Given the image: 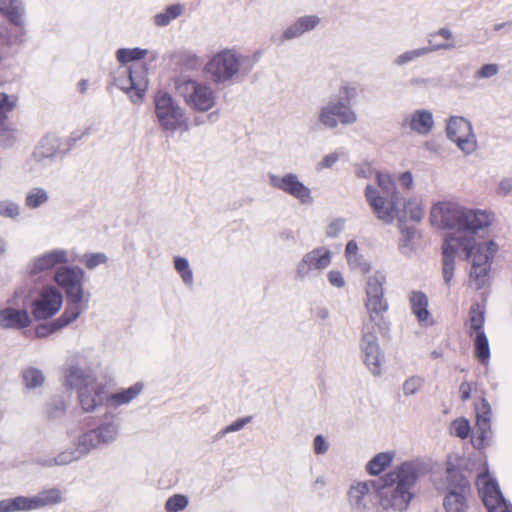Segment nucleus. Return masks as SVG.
Listing matches in <instances>:
<instances>
[{"label":"nucleus","instance_id":"a19ab883","mask_svg":"<svg viewBox=\"0 0 512 512\" xmlns=\"http://www.w3.org/2000/svg\"><path fill=\"white\" fill-rule=\"evenodd\" d=\"M184 12V5L175 3L167 6L164 11L157 13L153 17V22L158 27H165L169 25L173 20L180 17Z\"/></svg>","mask_w":512,"mask_h":512},{"label":"nucleus","instance_id":"5fc2aeb1","mask_svg":"<svg viewBox=\"0 0 512 512\" xmlns=\"http://www.w3.org/2000/svg\"><path fill=\"white\" fill-rule=\"evenodd\" d=\"M0 215L15 219L20 215V207L12 201L0 200Z\"/></svg>","mask_w":512,"mask_h":512},{"label":"nucleus","instance_id":"13d9d810","mask_svg":"<svg viewBox=\"0 0 512 512\" xmlns=\"http://www.w3.org/2000/svg\"><path fill=\"white\" fill-rule=\"evenodd\" d=\"M499 72V66L494 63L485 64L475 73L476 79H488L497 75Z\"/></svg>","mask_w":512,"mask_h":512},{"label":"nucleus","instance_id":"39448f33","mask_svg":"<svg viewBox=\"0 0 512 512\" xmlns=\"http://www.w3.org/2000/svg\"><path fill=\"white\" fill-rule=\"evenodd\" d=\"M249 60L236 48H224L213 53L204 66L207 78L216 85L232 84L242 75L248 73Z\"/></svg>","mask_w":512,"mask_h":512},{"label":"nucleus","instance_id":"412c9836","mask_svg":"<svg viewBox=\"0 0 512 512\" xmlns=\"http://www.w3.org/2000/svg\"><path fill=\"white\" fill-rule=\"evenodd\" d=\"M476 485L488 512H512V507L503 498L498 484L488 472L478 475Z\"/></svg>","mask_w":512,"mask_h":512},{"label":"nucleus","instance_id":"c85d7f7f","mask_svg":"<svg viewBox=\"0 0 512 512\" xmlns=\"http://www.w3.org/2000/svg\"><path fill=\"white\" fill-rule=\"evenodd\" d=\"M143 385L136 383L133 386L123 389L115 393H108L106 391L105 405L108 409H116L121 405L130 403L142 391Z\"/></svg>","mask_w":512,"mask_h":512},{"label":"nucleus","instance_id":"f257e3e1","mask_svg":"<svg viewBox=\"0 0 512 512\" xmlns=\"http://www.w3.org/2000/svg\"><path fill=\"white\" fill-rule=\"evenodd\" d=\"M493 216L490 212L481 209L464 207L459 230L449 235L443 244L442 274L446 285H450L455 269L456 254L486 244L481 239L488 233Z\"/></svg>","mask_w":512,"mask_h":512},{"label":"nucleus","instance_id":"ddd939ff","mask_svg":"<svg viewBox=\"0 0 512 512\" xmlns=\"http://www.w3.org/2000/svg\"><path fill=\"white\" fill-rule=\"evenodd\" d=\"M62 500L60 490L52 488L31 496H17L0 501V512L32 511L48 505L59 503Z\"/></svg>","mask_w":512,"mask_h":512},{"label":"nucleus","instance_id":"bf43d9fd","mask_svg":"<svg viewBox=\"0 0 512 512\" xmlns=\"http://www.w3.org/2000/svg\"><path fill=\"white\" fill-rule=\"evenodd\" d=\"M251 420H252L251 416L239 418V419L235 420L233 423H231L230 425L226 426L221 431V435H226L228 433L240 431L241 429H243L245 427V425L250 423Z\"/></svg>","mask_w":512,"mask_h":512},{"label":"nucleus","instance_id":"2eb2a0df","mask_svg":"<svg viewBox=\"0 0 512 512\" xmlns=\"http://www.w3.org/2000/svg\"><path fill=\"white\" fill-rule=\"evenodd\" d=\"M31 324L26 310V295L23 289H18L7 301V306L0 309V326L3 328L20 329Z\"/></svg>","mask_w":512,"mask_h":512},{"label":"nucleus","instance_id":"aec40b11","mask_svg":"<svg viewBox=\"0 0 512 512\" xmlns=\"http://www.w3.org/2000/svg\"><path fill=\"white\" fill-rule=\"evenodd\" d=\"M63 295L52 285H45L32 301V315L36 320L53 317L62 307Z\"/></svg>","mask_w":512,"mask_h":512},{"label":"nucleus","instance_id":"a18cd8bd","mask_svg":"<svg viewBox=\"0 0 512 512\" xmlns=\"http://www.w3.org/2000/svg\"><path fill=\"white\" fill-rule=\"evenodd\" d=\"M484 311L480 307L479 304H474L471 306L470 313H469V327H470V333L478 334V332H484L483 331V325H484Z\"/></svg>","mask_w":512,"mask_h":512},{"label":"nucleus","instance_id":"393cba45","mask_svg":"<svg viewBox=\"0 0 512 512\" xmlns=\"http://www.w3.org/2000/svg\"><path fill=\"white\" fill-rule=\"evenodd\" d=\"M375 481H354L348 490V502L354 512H366L372 504V494L377 492Z\"/></svg>","mask_w":512,"mask_h":512},{"label":"nucleus","instance_id":"6e6552de","mask_svg":"<svg viewBox=\"0 0 512 512\" xmlns=\"http://www.w3.org/2000/svg\"><path fill=\"white\" fill-rule=\"evenodd\" d=\"M497 251L498 245L489 240L486 244L471 249L469 254L466 251H460L456 254V256L471 262L469 284L474 289L480 290L488 285L491 263Z\"/></svg>","mask_w":512,"mask_h":512},{"label":"nucleus","instance_id":"0eeeda50","mask_svg":"<svg viewBox=\"0 0 512 512\" xmlns=\"http://www.w3.org/2000/svg\"><path fill=\"white\" fill-rule=\"evenodd\" d=\"M155 116L161 130L169 135L188 131L189 123L184 108L169 93L159 91L154 96Z\"/></svg>","mask_w":512,"mask_h":512},{"label":"nucleus","instance_id":"ea45409f","mask_svg":"<svg viewBox=\"0 0 512 512\" xmlns=\"http://www.w3.org/2000/svg\"><path fill=\"white\" fill-rule=\"evenodd\" d=\"M386 276L384 273L376 271L366 280L365 297L385 296Z\"/></svg>","mask_w":512,"mask_h":512},{"label":"nucleus","instance_id":"9b49d317","mask_svg":"<svg viewBox=\"0 0 512 512\" xmlns=\"http://www.w3.org/2000/svg\"><path fill=\"white\" fill-rule=\"evenodd\" d=\"M114 82L133 102H139L148 87L147 70L139 63L130 67L121 66L115 71Z\"/></svg>","mask_w":512,"mask_h":512},{"label":"nucleus","instance_id":"a211bd4d","mask_svg":"<svg viewBox=\"0 0 512 512\" xmlns=\"http://www.w3.org/2000/svg\"><path fill=\"white\" fill-rule=\"evenodd\" d=\"M333 252L326 246H318L305 253L295 269V279L304 280L307 277L321 273L332 262Z\"/></svg>","mask_w":512,"mask_h":512},{"label":"nucleus","instance_id":"603ef678","mask_svg":"<svg viewBox=\"0 0 512 512\" xmlns=\"http://www.w3.org/2000/svg\"><path fill=\"white\" fill-rule=\"evenodd\" d=\"M358 91L355 85L351 83H344L339 88V98L336 101H343L347 105H350L352 101L357 98Z\"/></svg>","mask_w":512,"mask_h":512},{"label":"nucleus","instance_id":"0e129e2a","mask_svg":"<svg viewBox=\"0 0 512 512\" xmlns=\"http://www.w3.org/2000/svg\"><path fill=\"white\" fill-rule=\"evenodd\" d=\"M313 450L316 455H323L329 450V443L323 435H317L313 440Z\"/></svg>","mask_w":512,"mask_h":512},{"label":"nucleus","instance_id":"680f3d73","mask_svg":"<svg viewBox=\"0 0 512 512\" xmlns=\"http://www.w3.org/2000/svg\"><path fill=\"white\" fill-rule=\"evenodd\" d=\"M396 179L403 190L409 191L414 188V177L410 171L400 173Z\"/></svg>","mask_w":512,"mask_h":512},{"label":"nucleus","instance_id":"f3484780","mask_svg":"<svg viewBox=\"0 0 512 512\" xmlns=\"http://www.w3.org/2000/svg\"><path fill=\"white\" fill-rule=\"evenodd\" d=\"M360 349L364 364L374 376H380L384 355L381 351L375 328L370 323H365L363 326Z\"/></svg>","mask_w":512,"mask_h":512},{"label":"nucleus","instance_id":"20e7f679","mask_svg":"<svg viewBox=\"0 0 512 512\" xmlns=\"http://www.w3.org/2000/svg\"><path fill=\"white\" fill-rule=\"evenodd\" d=\"M375 187L366 185L365 199L374 216L386 225L392 224L399 218L401 212L402 193L397 187L396 179L387 172L376 173Z\"/></svg>","mask_w":512,"mask_h":512},{"label":"nucleus","instance_id":"7ed1b4c3","mask_svg":"<svg viewBox=\"0 0 512 512\" xmlns=\"http://www.w3.org/2000/svg\"><path fill=\"white\" fill-rule=\"evenodd\" d=\"M85 272L79 267L61 266L55 273L54 282L65 292L68 305L63 314L52 323L36 328L38 337H45L75 321L80 313L87 308L88 297L85 298L83 282Z\"/></svg>","mask_w":512,"mask_h":512},{"label":"nucleus","instance_id":"338daca9","mask_svg":"<svg viewBox=\"0 0 512 512\" xmlns=\"http://www.w3.org/2000/svg\"><path fill=\"white\" fill-rule=\"evenodd\" d=\"M5 29L0 26V39H2L5 43L12 45V44H19L23 42V36L24 31L23 29H20L18 33H16L14 36H8L6 37L4 35Z\"/></svg>","mask_w":512,"mask_h":512},{"label":"nucleus","instance_id":"c03bdc74","mask_svg":"<svg viewBox=\"0 0 512 512\" xmlns=\"http://www.w3.org/2000/svg\"><path fill=\"white\" fill-rule=\"evenodd\" d=\"M475 357L482 363H487L490 358V348L488 339L484 332H478L474 339Z\"/></svg>","mask_w":512,"mask_h":512},{"label":"nucleus","instance_id":"5701e85b","mask_svg":"<svg viewBox=\"0 0 512 512\" xmlns=\"http://www.w3.org/2000/svg\"><path fill=\"white\" fill-rule=\"evenodd\" d=\"M476 425L473 431L472 443L477 449L488 444L491 436V406L488 401L482 398L475 406Z\"/></svg>","mask_w":512,"mask_h":512},{"label":"nucleus","instance_id":"f03ea898","mask_svg":"<svg viewBox=\"0 0 512 512\" xmlns=\"http://www.w3.org/2000/svg\"><path fill=\"white\" fill-rule=\"evenodd\" d=\"M426 473L427 466L423 461L411 460L385 474L382 484L377 488L380 507L386 511H406L413 498V486Z\"/></svg>","mask_w":512,"mask_h":512},{"label":"nucleus","instance_id":"37998d69","mask_svg":"<svg viewBox=\"0 0 512 512\" xmlns=\"http://www.w3.org/2000/svg\"><path fill=\"white\" fill-rule=\"evenodd\" d=\"M17 104V95L0 92V124H2L16 109Z\"/></svg>","mask_w":512,"mask_h":512},{"label":"nucleus","instance_id":"052dcab7","mask_svg":"<svg viewBox=\"0 0 512 512\" xmlns=\"http://www.w3.org/2000/svg\"><path fill=\"white\" fill-rule=\"evenodd\" d=\"M496 193L500 196L512 195V175L500 179L496 186Z\"/></svg>","mask_w":512,"mask_h":512},{"label":"nucleus","instance_id":"09e8293b","mask_svg":"<svg viewBox=\"0 0 512 512\" xmlns=\"http://www.w3.org/2000/svg\"><path fill=\"white\" fill-rule=\"evenodd\" d=\"M174 266L176 271L180 274L183 282L186 285H192L193 283V273L190 268L189 262L186 258L183 257H175Z\"/></svg>","mask_w":512,"mask_h":512},{"label":"nucleus","instance_id":"bb28decb","mask_svg":"<svg viewBox=\"0 0 512 512\" xmlns=\"http://www.w3.org/2000/svg\"><path fill=\"white\" fill-rule=\"evenodd\" d=\"M60 145V139L56 135L48 134L44 136L33 151V161L41 166L51 164L58 153Z\"/></svg>","mask_w":512,"mask_h":512},{"label":"nucleus","instance_id":"69168bd1","mask_svg":"<svg viewBox=\"0 0 512 512\" xmlns=\"http://www.w3.org/2000/svg\"><path fill=\"white\" fill-rule=\"evenodd\" d=\"M329 283L336 288H343L346 284L343 274L337 270H331L327 273Z\"/></svg>","mask_w":512,"mask_h":512},{"label":"nucleus","instance_id":"b1692460","mask_svg":"<svg viewBox=\"0 0 512 512\" xmlns=\"http://www.w3.org/2000/svg\"><path fill=\"white\" fill-rule=\"evenodd\" d=\"M69 262V254L65 249H53L31 259L27 264V273L36 276L51 271L58 265Z\"/></svg>","mask_w":512,"mask_h":512},{"label":"nucleus","instance_id":"423d86ee","mask_svg":"<svg viewBox=\"0 0 512 512\" xmlns=\"http://www.w3.org/2000/svg\"><path fill=\"white\" fill-rule=\"evenodd\" d=\"M65 384L78 392V400L85 412H93L105 404L106 390L91 370L71 366L65 371Z\"/></svg>","mask_w":512,"mask_h":512},{"label":"nucleus","instance_id":"cd10ccee","mask_svg":"<svg viewBox=\"0 0 512 512\" xmlns=\"http://www.w3.org/2000/svg\"><path fill=\"white\" fill-rule=\"evenodd\" d=\"M321 22L317 15H304L289 25L281 34L282 41L299 38L307 32L314 30Z\"/></svg>","mask_w":512,"mask_h":512},{"label":"nucleus","instance_id":"864d4df0","mask_svg":"<svg viewBox=\"0 0 512 512\" xmlns=\"http://www.w3.org/2000/svg\"><path fill=\"white\" fill-rule=\"evenodd\" d=\"M451 431L452 434L461 439L467 438L470 433L469 421L465 418H458L454 420L451 424Z\"/></svg>","mask_w":512,"mask_h":512},{"label":"nucleus","instance_id":"e2e57ef3","mask_svg":"<svg viewBox=\"0 0 512 512\" xmlns=\"http://www.w3.org/2000/svg\"><path fill=\"white\" fill-rule=\"evenodd\" d=\"M339 158H340L339 153H337V152L329 153V154L323 156L321 161L319 163H317L316 169L318 171H320L323 169L331 168L339 160Z\"/></svg>","mask_w":512,"mask_h":512},{"label":"nucleus","instance_id":"9d476101","mask_svg":"<svg viewBox=\"0 0 512 512\" xmlns=\"http://www.w3.org/2000/svg\"><path fill=\"white\" fill-rule=\"evenodd\" d=\"M428 44L429 46L407 50L399 54L393 60L394 65L402 67L430 53L440 50H454L457 48L453 32L446 27H442L429 34Z\"/></svg>","mask_w":512,"mask_h":512},{"label":"nucleus","instance_id":"79ce46f5","mask_svg":"<svg viewBox=\"0 0 512 512\" xmlns=\"http://www.w3.org/2000/svg\"><path fill=\"white\" fill-rule=\"evenodd\" d=\"M50 199L49 191L42 187L30 188L26 195L24 204L29 209H37L46 204Z\"/></svg>","mask_w":512,"mask_h":512},{"label":"nucleus","instance_id":"f8f14e48","mask_svg":"<svg viewBox=\"0 0 512 512\" xmlns=\"http://www.w3.org/2000/svg\"><path fill=\"white\" fill-rule=\"evenodd\" d=\"M118 435L119 424L116 422H106L78 435L74 445L77 446L82 457H84L101 446L113 443L118 438Z\"/></svg>","mask_w":512,"mask_h":512},{"label":"nucleus","instance_id":"8fccbe9b","mask_svg":"<svg viewBox=\"0 0 512 512\" xmlns=\"http://www.w3.org/2000/svg\"><path fill=\"white\" fill-rule=\"evenodd\" d=\"M43 373L36 368H29L23 372V381L28 388H36L44 383Z\"/></svg>","mask_w":512,"mask_h":512},{"label":"nucleus","instance_id":"2f4dec72","mask_svg":"<svg viewBox=\"0 0 512 512\" xmlns=\"http://www.w3.org/2000/svg\"><path fill=\"white\" fill-rule=\"evenodd\" d=\"M0 12L5 15L9 21L23 29L25 25V9L20 0H0Z\"/></svg>","mask_w":512,"mask_h":512},{"label":"nucleus","instance_id":"774afa93","mask_svg":"<svg viewBox=\"0 0 512 512\" xmlns=\"http://www.w3.org/2000/svg\"><path fill=\"white\" fill-rule=\"evenodd\" d=\"M377 172L378 171H374L370 165H364V166H360L359 168H357L356 175L359 178L368 179V178L374 177L376 179Z\"/></svg>","mask_w":512,"mask_h":512},{"label":"nucleus","instance_id":"49530a36","mask_svg":"<svg viewBox=\"0 0 512 512\" xmlns=\"http://www.w3.org/2000/svg\"><path fill=\"white\" fill-rule=\"evenodd\" d=\"M148 51L141 48H122L117 51V60L121 63H128L144 58Z\"/></svg>","mask_w":512,"mask_h":512},{"label":"nucleus","instance_id":"4468645a","mask_svg":"<svg viewBox=\"0 0 512 512\" xmlns=\"http://www.w3.org/2000/svg\"><path fill=\"white\" fill-rule=\"evenodd\" d=\"M356 121L357 114L351 106L343 101H336V98L330 99L317 112V122L327 129H335L339 124L351 125Z\"/></svg>","mask_w":512,"mask_h":512},{"label":"nucleus","instance_id":"6ab92c4d","mask_svg":"<svg viewBox=\"0 0 512 512\" xmlns=\"http://www.w3.org/2000/svg\"><path fill=\"white\" fill-rule=\"evenodd\" d=\"M449 140L465 154L470 155L477 149V140L470 121L460 116L449 118L446 127Z\"/></svg>","mask_w":512,"mask_h":512},{"label":"nucleus","instance_id":"e433bc0d","mask_svg":"<svg viewBox=\"0 0 512 512\" xmlns=\"http://www.w3.org/2000/svg\"><path fill=\"white\" fill-rule=\"evenodd\" d=\"M469 490H451L444 498V508L447 512H464L467 508Z\"/></svg>","mask_w":512,"mask_h":512},{"label":"nucleus","instance_id":"1a4fd4ad","mask_svg":"<svg viewBox=\"0 0 512 512\" xmlns=\"http://www.w3.org/2000/svg\"><path fill=\"white\" fill-rule=\"evenodd\" d=\"M176 90L184 103L195 112H208L217 103L215 90L206 83L196 80H180L176 83Z\"/></svg>","mask_w":512,"mask_h":512},{"label":"nucleus","instance_id":"72a5a7b5","mask_svg":"<svg viewBox=\"0 0 512 512\" xmlns=\"http://www.w3.org/2000/svg\"><path fill=\"white\" fill-rule=\"evenodd\" d=\"M402 211L410 220L420 222L426 212L425 202L419 195H411L407 198L402 196Z\"/></svg>","mask_w":512,"mask_h":512},{"label":"nucleus","instance_id":"6e6d98bb","mask_svg":"<svg viewBox=\"0 0 512 512\" xmlns=\"http://www.w3.org/2000/svg\"><path fill=\"white\" fill-rule=\"evenodd\" d=\"M83 261L86 267L92 270L99 265L105 264L108 261V257L105 253H91L84 255Z\"/></svg>","mask_w":512,"mask_h":512},{"label":"nucleus","instance_id":"4be33fe9","mask_svg":"<svg viewBox=\"0 0 512 512\" xmlns=\"http://www.w3.org/2000/svg\"><path fill=\"white\" fill-rule=\"evenodd\" d=\"M464 207L457 203L443 201L434 204L430 210V222L441 229L456 228L459 230Z\"/></svg>","mask_w":512,"mask_h":512},{"label":"nucleus","instance_id":"dca6fc26","mask_svg":"<svg viewBox=\"0 0 512 512\" xmlns=\"http://www.w3.org/2000/svg\"><path fill=\"white\" fill-rule=\"evenodd\" d=\"M268 182L272 188L292 196L302 205H311L314 201L311 189L295 173L289 172L283 175L270 173Z\"/></svg>","mask_w":512,"mask_h":512},{"label":"nucleus","instance_id":"3c124183","mask_svg":"<svg viewBox=\"0 0 512 512\" xmlns=\"http://www.w3.org/2000/svg\"><path fill=\"white\" fill-rule=\"evenodd\" d=\"M424 384V379L421 376L413 375L407 378L403 385L402 391L404 396L409 397L415 395L417 392L421 390Z\"/></svg>","mask_w":512,"mask_h":512},{"label":"nucleus","instance_id":"c756f323","mask_svg":"<svg viewBox=\"0 0 512 512\" xmlns=\"http://www.w3.org/2000/svg\"><path fill=\"white\" fill-rule=\"evenodd\" d=\"M344 254L347 264L351 270L357 271L361 274H366L370 271L371 266L364 256L360 254L359 246L355 240L347 242Z\"/></svg>","mask_w":512,"mask_h":512},{"label":"nucleus","instance_id":"4d7b16f0","mask_svg":"<svg viewBox=\"0 0 512 512\" xmlns=\"http://www.w3.org/2000/svg\"><path fill=\"white\" fill-rule=\"evenodd\" d=\"M345 226V220L343 218L333 219L325 229V235L327 238H337L343 231Z\"/></svg>","mask_w":512,"mask_h":512},{"label":"nucleus","instance_id":"58836bf2","mask_svg":"<svg viewBox=\"0 0 512 512\" xmlns=\"http://www.w3.org/2000/svg\"><path fill=\"white\" fill-rule=\"evenodd\" d=\"M394 457L395 453L392 451L378 453L366 464L365 469L370 475H379L391 465Z\"/></svg>","mask_w":512,"mask_h":512},{"label":"nucleus","instance_id":"c9c22d12","mask_svg":"<svg viewBox=\"0 0 512 512\" xmlns=\"http://www.w3.org/2000/svg\"><path fill=\"white\" fill-rule=\"evenodd\" d=\"M446 485L444 487L448 492L451 490H469L468 481L461 473L460 469L452 463L451 460L447 462L446 468Z\"/></svg>","mask_w":512,"mask_h":512},{"label":"nucleus","instance_id":"4c0bfd02","mask_svg":"<svg viewBox=\"0 0 512 512\" xmlns=\"http://www.w3.org/2000/svg\"><path fill=\"white\" fill-rule=\"evenodd\" d=\"M410 305L413 314L417 317L419 322H427L430 313L428 311L427 296L420 291H414L410 295Z\"/></svg>","mask_w":512,"mask_h":512},{"label":"nucleus","instance_id":"f704fd0d","mask_svg":"<svg viewBox=\"0 0 512 512\" xmlns=\"http://www.w3.org/2000/svg\"><path fill=\"white\" fill-rule=\"evenodd\" d=\"M81 458H83L81 453L79 452L77 446L74 445L72 448H68L59 452L54 457L39 459L38 464L47 467L63 466L78 461Z\"/></svg>","mask_w":512,"mask_h":512},{"label":"nucleus","instance_id":"473e14b6","mask_svg":"<svg viewBox=\"0 0 512 512\" xmlns=\"http://www.w3.org/2000/svg\"><path fill=\"white\" fill-rule=\"evenodd\" d=\"M400 232L398 250L403 256L412 257L417 251L420 234L415 228L408 226H402Z\"/></svg>","mask_w":512,"mask_h":512},{"label":"nucleus","instance_id":"a878e982","mask_svg":"<svg viewBox=\"0 0 512 512\" xmlns=\"http://www.w3.org/2000/svg\"><path fill=\"white\" fill-rule=\"evenodd\" d=\"M401 127L418 135H428L434 128L433 114L427 109H417L402 119Z\"/></svg>","mask_w":512,"mask_h":512},{"label":"nucleus","instance_id":"7c9ffc66","mask_svg":"<svg viewBox=\"0 0 512 512\" xmlns=\"http://www.w3.org/2000/svg\"><path fill=\"white\" fill-rule=\"evenodd\" d=\"M365 308L369 317L367 323L375 327L382 321L384 314L389 309V304L385 296L365 297Z\"/></svg>","mask_w":512,"mask_h":512},{"label":"nucleus","instance_id":"de8ad7c7","mask_svg":"<svg viewBox=\"0 0 512 512\" xmlns=\"http://www.w3.org/2000/svg\"><path fill=\"white\" fill-rule=\"evenodd\" d=\"M189 505V498L184 494H174L165 502L166 512H179L186 509Z\"/></svg>","mask_w":512,"mask_h":512}]
</instances>
